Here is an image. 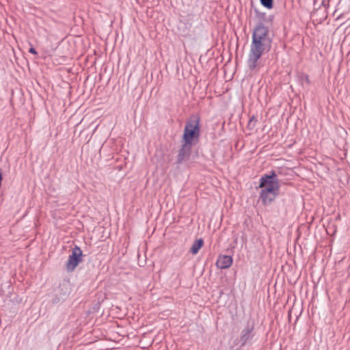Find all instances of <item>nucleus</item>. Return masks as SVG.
Segmentation results:
<instances>
[{
	"label": "nucleus",
	"instance_id": "423d86ee",
	"mask_svg": "<svg viewBox=\"0 0 350 350\" xmlns=\"http://www.w3.org/2000/svg\"><path fill=\"white\" fill-rule=\"evenodd\" d=\"M254 321H248L245 327L241 330L239 338L241 347H244L248 343H251L255 336Z\"/></svg>",
	"mask_w": 350,
	"mask_h": 350
},
{
	"label": "nucleus",
	"instance_id": "f03ea898",
	"mask_svg": "<svg viewBox=\"0 0 350 350\" xmlns=\"http://www.w3.org/2000/svg\"><path fill=\"white\" fill-rule=\"evenodd\" d=\"M278 173L280 172L271 170L260 178L257 188L261 189L258 199L263 206L270 205L279 195L280 183Z\"/></svg>",
	"mask_w": 350,
	"mask_h": 350
},
{
	"label": "nucleus",
	"instance_id": "dca6fc26",
	"mask_svg": "<svg viewBox=\"0 0 350 350\" xmlns=\"http://www.w3.org/2000/svg\"><path fill=\"white\" fill-rule=\"evenodd\" d=\"M29 53H32V54H33V55H38V53H37V51H36V49H35L33 46H31L29 48Z\"/></svg>",
	"mask_w": 350,
	"mask_h": 350
},
{
	"label": "nucleus",
	"instance_id": "6ab92c4d",
	"mask_svg": "<svg viewBox=\"0 0 350 350\" xmlns=\"http://www.w3.org/2000/svg\"><path fill=\"white\" fill-rule=\"evenodd\" d=\"M321 12V10H317L313 14H312V16L314 17L315 15H317L319 14V13Z\"/></svg>",
	"mask_w": 350,
	"mask_h": 350
},
{
	"label": "nucleus",
	"instance_id": "0eeeda50",
	"mask_svg": "<svg viewBox=\"0 0 350 350\" xmlns=\"http://www.w3.org/2000/svg\"><path fill=\"white\" fill-rule=\"evenodd\" d=\"M193 147V146H192L181 143L180 148L178 151V154L176 155V157L175 163L177 165H180L183 163L186 162L187 160H189L191 154V150Z\"/></svg>",
	"mask_w": 350,
	"mask_h": 350
},
{
	"label": "nucleus",
	"instance_id": "39448f33",
	"mask_svg": "<svg viewBox=\"0 0 350 350\" xmlns=\"http://www.w3.org/2000/svg\"><path fill=\"white\" fill-rule=\"evenodd\" d=\"M83 252L78 245L71 250V254L68 256V261L66 264V269L68 272H72L77 267L79 264L83 260Z\"/></svg>",
	"mask_w": 350,
	"mask_h": 350
},
{
	"label": "nucleus",
	"instance_id": "6e6552de",
	"mask_svg": "<svg viewBox=\"0 0 350 350\" xmlns=\"http://www.w3.org/2000/svg\"><path fill=\"white\" fill-rule=\"evenodd\" d=\"M233 258L228 255H219L216 261V266L221 269H226L231 267Z\"/></svg>",
	"mask_w": 350,
	"mask_h": 350
},
{
	"label": "nucleus",
	"instance_id": "7ed1b4c3",
	"mask_svg": "<svg viewBox=\"0 0 350 350\" xmlns=\"http://www.w3.org/2000/svg\"><path fill=\"white\" fill-rule=\"evenodd\" d=\"M200 117L198 113H192L185 122L180 143L196 146L200 142Z\"/></svg>",
	"mask_w": 350,
	"mask_h": 350
},
{
	"label": "nucleus",
	"instance_id": "f8f14e48",
	"mask_svg": "<svg viewBox=\"0 0 350 350\" xmlns=\"http://www.w3.org/2000/svg\"><path fill=\"white\" fill-rule=\"evenodd\" d=\"M256 122H257V120L254 116H252V117H250L249 122L247 123V129L250 131L253 130L256 126Z\"/></svg>",
	"mask_w": 350,
	"mask_h": 350
},
{
	"label": "nucleus",
	"instance_id": "a211bd4d",
	"mask_svg": "<svg viewBox=\"0 0 350 350\" xmlns=\"http://www.w3.org/2000/svg\"><path fill=\"white\" fill-rule=\"evenodd\" d=\"M326 18H327V16H324V17H323V18H319V19L317 18L316 20H317V21H319V22H323V21H324L325 19H326Z\"/></svg>",
	"mask_w": 350,
	"mask_h": 350
},
{
	"label": "nucleus",
	"instance_id": "9b49d317",
	"mask_svg": "<svg viewBox=\"0 0 350 350\" xmlns=\"http://www.w3.org/2000/svg\"><path fill=\"white\" fill-rule=\"evenodd\" d=\"M203 245H204V240L202 238L196 239L193 242V243L190 249V252L193 255L197 254L199 252L200 250L202 247Z\"/></svg>",
	"mask_w": 350,
	"mask_h": 350
},
{
	"label": "nucleus",
	"instance_id": "9d476101",
	"mask_svg": "<svg viewBox=\"0 0 350 350\" xmlns=\"http://www.w3.org/2000/svg\"><path fill=\"white\" fill-rule=\"evenodd\" d=\"M83 23H74L70 28L69 35L80 37L85 33V29L83 26Z\"/></svg>",
	"mask_w": 350,
	"mask_h": 350
},
{
	"label": "nucleus",
	"instance_id": "20e7f679",
	"mask_svg": "<svg viewBox=\"0 0 350 350\" xmlns=\"http://www.w3.org/2000/svg\"><path fill=\"white\" fill-rule=\"evenodd\" d=\"M72 291V284L68 279L61 280L56 287L53 288L50 295V301L53 305L63 303L66 300Z\"/></svg>",
	"mask_w": 350,
	"mask_h": 350
},
{
	"label": "nucleus",
	"instance_id": "aec40b11",
	"mask_svg": "<svg viewBox=\"0 0 350 350\" xmlns=\"http://www.w3.org/2000/svg\"><path fill=\"white\" fill-rule=\"evenodd\" d=\"M119 26H120V28L121 29V28H122V23H120V24H119Z\"/></svg>",
	"mask_w": 350,
	"mask_h": 350
},
{
	"label": "nucleus",
	"instance_id": "1a4fd4ad",
	"mask_svg": "<svg viewBox=\"0 0 350 350\" xmlns=\"http://www.w3.org/2000/svg\"><path fill=\"white\" fill-rule=\"evenodd\" d=\"M190 27L191 23H176L175 27H173V30L176 29V33L183 37H187L190 36Z\"/></svg>",
	"mask_w": 350,
	"mask_h": 350
},
{
	"label": "nucleus",
	"instance_id": "412c9836",
	"mask_svg": "<svg viewBox=\"0 0 350 350\" xmlns=\"http://www.w3.org/2000/svg\"><path fill=\"white\" fill-rule=\"evenodd\" d=\"M3 295V291L2 290H0V295Z\"/></svg>",
	"mask_w": 350,
	"mask_h": 350
},
{
	"label": "nucleus",
	"instance_id": "4468645a",
	"mask_svg": "<svg viewBox=\"0 0 350 350\" xmlns=\"http://www.w3.org/2000/svg\"><path fill=\"white\" fill-rule=\"evenodd\" d=\"M100 308V301H97L96 303H95L92 308V312H98L99 309Z\"/></svg>",
	"mask_w": 350,
	"mask_h": 350
},
{
	"label": "nucleus",
	"instance_id": "ddd939ff",
	"mask_svg": "<svg viewBox=\"0 0 350 350\" xmlns=\"http://www.w3.org/2000/svg\"><path fill=\"white\" fill-rule=\"evenodd\" d=\"M260 3L261 4L268 8V9H271L273 8V0H260Z\"/></svg>",
	"mask_w": 350,
	"mask_h": 350
},
{
	"label": "nucleus",
	"instance_id": "f257e3e1",
	"mask_svg": "<svg viewBox=\"0 0 350 350\" xmlns=\"http://www.w3.org/2000/svg\"><path fill=\"white\" fill-rule=\"evenodd\" d=\"M273 38V34L265 23H258L254 29L247 59V66L250 70L256 68L258 61L264 52H269L271 50Z\"/></svg>",
	"mask_w": 350,
	"mask_h": 350
},
{
	"label": "nucleus",
	"instance_id": "f3484780",
	"mask_svg": "<svg viewBox=\"0 0 350 350\" xmlns=\"http://www.w3.org/2000/svg\"><path fill=\"white\" fill-rule=\"evenodd\" d=\"M39 34L42 35V36H46L45 33H46V30L44 28H40L38 29Z\"/></svg>",
	"mask_w": 350,
	"mask_h": 350
},
{
	"label": "nucleus",
	"instance_id": "2eb2a0df",
	"mask_svg": "<svg viewBox=\"0 0 350 350\" xmlns=\"http://www.w3.org/2000/svg\"><path fill=\"white\" fill-rule=\"evenodd\" d=\"M301 79L302 80H304L308 84H310V81L309 79V77H308V75H303L301 76Z\"/></svg>",
	"mask_w": 350,
	"mask_h": 350
}]
</instances>
